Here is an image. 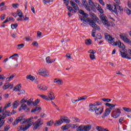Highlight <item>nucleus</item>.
Masks as SVG:
<instances>
[{"label":"nucleus","instance_id":"nucleus-55","mask_svg":"<svg viewBox=\"0 0 131 131\" xmlns=\"http://www.w3.org/2000/svg\"><path fill=\"white\" fill-rule=\"evenodd\" d=\"M43 4H49V3H51L52 2H53L52 0H43Z\"/></svg>","mask_w":131,"mask_h":131},{"label":"nucleus","instance_id":"nucleus-41","mask_svg":"<svg viewBox=\"0 0 131 131\" xmlns=\"http://www.w3.org/2000/svg\"><path fill=\"white\" fill-rule=\"evenodd\" d=\"M9 107H11V102H10V101L8 103H7L5 105V106L3 109V111H5L6 110V109H7V108H9Z\"/></svg>","mask_w":131,"mask_h":131},{"label":"nucleus","instance_id":"nucleus-21","mask_svg":"<svg viewBox=\"0 0 131 131\" xmlns=\"http://www.w3.org/2000/svg\"><path fill=\"white\" fill-rule=\"evenodd\" d=\"M92 16H93V17H94V18L91 19V20H94L95 24H96V21L99 24H100V23H101V21H100V19H99V18H98V17L97 16H96L95 15V14H93Z\"/></svg>","mask_w":131,"mask_h":131},{"label":"nucleus","instance_id":"nucleus-49","mask_svg":"<svg viewBox=\"0 0 131 131\" xmlns=\"http://www.w3.org/2000/svg\"><path fill=\"white\" fill-rule=\"evenodd\" d=\"M20 108H22L23 110H26V108H27V105H26L25 103H24L21 104Z\"/></svg>","mask_w":131,"mask_h":131},{"label":"nucleus","instance_id":"nucleus-13","mask_svg":"<svg viewBox=\"0 0 131 131\" xmlns=\"http://www.w3.org/2000/svg\"><path fill=\"white\" fill-rule=\"evenodd\" d=\"M82 4L87 11H91V8H90V6H89L88 2H86V0H82Z\"/></svg>","mask_w":131,"mask_h":131},{"label":"nucleus","instance_id":"nucleus-63","mask_svg":"<svg viewBox=\"0 0 131 131\" xmlns=\"http://www.w3.org/2000/svg\"><path fill=\"white\" fill-rule=\"evenodd\" d=\"M124 120V118L121 117L119 120V122L121 124H122V121Z\"/></svg>","mask_w":131,"mask_h":131},{"label":"nucleus","instance_id":"nucleus-19","mask_svg":"<svg viewBox=\"0 0 131 131\" xmlns=\"http://www.w3.org/2000/svg\"><path fill=\"white\" fill-rule=\"evenodd\" d=\"M54 83H57L58 85H62L63 84V80L60 79L55 78L54 80Z\"/></svg>","mask_w":131,"mask_h":131},{"label":"nucleus","instance_id":"nucleus-28","mask_svg":"<svg viewBox=\"0 0 131 131\" xmlns=\"http://www.w3.org/2000/svg\"><path fill=\"white\" fill-rule=\"evenodd\" d=\"M106 8L108 10H110V11H113L114 10V4H113V6L108 5V4H106Z\"/></svg>","mask_w":131,"mask_h":131},{"label":"nucleus","instance_id":"nucleus-40","mask_svg":"<svg viewBox=\"0 0 131 131\" xmlns=\"http://www.w3.org/2000/svg\"><path fill=\"white\" fill-rule=\"evenodd\" d=\"M39 97L43 99L44 100H46V101H49L50 99L48 98V97L46 95H39Z\"/></svg>","mask_w":131,"mask_h":131},{"label":"nucleus","instance_id":"nucleus-54","mask_svg":"<svg viewBox=\"0 0 131 131\" xmlns=\"http://www.w3.org/2000/svg\"><path fill=\"white\" fill-rule=\"evenodd\" d=\"M13 57H17V58H19V55L17 53H15L13 55H11L10 57H9V59L13 58Z\"/></svg>","mask_w":131,"mask_h":131},{"label":"nucleus","instance_id":"nucleus-18","mask_svg":"<svg viewBox=\"0 0 131 131\" xmlns=\"http://www.w3.org/2000/svg\"><path fill=\"white\" fill-rule=\"evenodd\" d=\"M89 111H91V112H95L96 111V109L97 108L96 106L95 105L93 104V103H90L89 104Z\"/></svg>","mask_w":131,"mask_h":131},{"label":"nucleus","instance_id":"nucleus-31","mask_svg":"<svg viewBox=\"0 0 131 131\" xmlns=\"http://www.w3.org/2000/svg\"><path fill=\"white\" fill-rule=\"evenodd\" d=\"M96 129L97 131H105L106 128H104L102 126H97L96 127Z\"/></svg>","mask_w":131,"mask_h":131},{"label":"nucleus","instance_id":"nucleus-42","mask_svg":"<svg viewBox=\"0 0 131 131\" xmlns=\"http://www.w3.org/2000/svg\"><path fill=\"white\" fill-rule=\"evenodd\" d=\"M93 30H92V36L93 37H96V30H98V29H96V28H94Z\"/></svg>","mask_w":131,"mask_h":131},{"label":"nucleus","instance_id":"nucleus-6","mask_svg":"<svg viewBox=\"0 0 131 131\" xmlns=\"http://www.w3.org/2000/svg\"><path fill=\"white\" fill-rule=\"evenodd\" d=\"M120 114H121V111L119 108H117L112 112L111 116L113 118H118V117L120 116Z\"/></svg>","mask_w":131,"mask_h":131},{"label":"nucleus","instance_id":"nucleus-44","mask_svg":"<svg viewBox=\"0 0 131 131\" xmlns=\"http://www.w3.org/2000/svg\"><path fill=\"white\" fill-rule=\"evenodd\" d=\"M15 77V75H12L11 76H10L9 77H7L6 78V80L7 81H10L11 79H13V78Z\"/></svg>","mask_w":131,"mask_h":131},{"label":"nucleus","instance_id":"nucleus-8","mask_svg":"<svg viewBox=\"0 0 131 131\" xmlns=\"http://www.w3.org/2000/svg\"><path fill=\"white\" fill-rule=\"evenodd\" d=\"M42 121H41V119H39L36 122H35L34 124V127L33 128V130H35V129H37L41 124H42Z\"/></svg>","mask_w":131,"mask_h":131},{"label":"nucleus","instance_id":"nucleus-14","mask_svg":"<svg viewBox=\"0 0 131 131\" xmlns=\"http://www.w3.org/2000/svg\"><path fill=\"white\" fill-rule=\"evenodd\" d=\"M104 112V108L102 107H100L98 108L96 107L95 110V114L97 115H101L102 113Z\"/></svg>","mask_w":131,"mask_h":131},{"label":"nucleus","instance_id":"nucleus-60","mask_svg":"<svg viewBox=\"0 0 131 131\" xmlns=\"http://www.w3.org/2000/svg\"><path fill=\"white\" fill-rule=\"evenodd\" d=\"M42 91H47L48 90V86L46 85H42L41 87Z\"/></svg>","mask_w":131,"mask_h":131},{"label":"nucleus","instance_id":"nucleus-16","mask_svg":"<svg viewBox=\"0 0 131 131\" xmlns=\"http://www.w3.org/2000/svg\"><path fill=\"white\" fill-rule=\"evenodd\" d=\"M60 118L61 120H62L63 122H65L66 123H70V120L68 119V117L61 116Z\"/></svg>","mask_w":131,"mask_h":131},{"label":"nucleus","instance_id":"nucleus-32","mask_svg":"<svg viewBox=\"0 0 131 131\" xmlns=\"http://www.w3.org/2000/svg\"><path fill=\"white\" fill-rule=\"evenodd\" d=\"M71 127V125L67 124V125L62 126L61 127V129H62V130H66V129H68V128H69Z\"/></svg>","mask_w":131,"mask_h":131},{"label":"nucleus","instance_id":"nucleus-24","mask_svg":"<svg viewBox=\"0 0 131 131\" xmlns=\"http://www.w3.org/2000/svg\"><path fill=\"white\" fill-rule=\"evenodd\" d=\"M89 5L90 9L92 8V10L95 9L96 4L94 3V2L92 1V0L91 1H89Z\"/></svg>","mask_w":131,"mask_h":131},{"label":"nucleus","instance_id":"nucleus-29","mask_svg":"<svg viewBox=\"0 0 131 131\" xmlns=\"http://www.w3.org/2000/svg\"><path fill=\"white\" fill-rule=\"evenodd\" d=\"M27 79H30V80H31L32 81H33L35 79V77L33 76H31V75H28L26 76Z\"/></svg>","mask_w":131,"mask_h":131},{"label":"nucleus","instance_id":"nucleus-33","mask_svg":"<svg viewBox=\"0 0 131 131\" xmlns=\"http://www.w3.org/2000/svg\"><path fill=\"white\" fill-rule=\"evenodd\" d=\"M40 110H41V107H40V106H37L35 108L32 109L31 112L34 113L36 111H40Z\"/></svg>","mask_w":131,"mask_h":131},{"label":"nucleus","instance_id":"nucleus-45","mask_svg":"<svg viewBox=\"0 0 131 131\" xmlns=\"http://www.w3.org/2000/svg\"><path fill=\"white\" fill-rule=\"evenodd\" d=\"M11 27L12 29H16V28H17V27H18V24H11Z\"/></svg>","mask_w":131,"mask_h":131},{"label":"nucleus","instance_id":"nucleus-26","mask_svg":"<svg viewBox=\"0 0 131 131\" xmlns=\"http://www.w3.org/2000/svg\"><path fill=\"white\" fill-rule=\"evenodd\" d=\"M5 116L4 117H0V128L4 125V123H5V120L3 119H5Z\"/></svg>","mask_w":131,"mask_h":131},{"label":"nucleus","instance_id":"nucleus-4","mask_svg":"<svg viewBox=\"0 0 131 131\" xmlns=\"http://www.w3.org/2000/svg\"><path fill=\"white\" fill-rule=\"evenodd\" d=\"M71 6L72 7L68 6V9L69 10V12H71L73 11V13H76V11H78V6L76 3H74V2L71 1L70 2Z\"/></svg>","mask_w":131,"mask_h":131},{"label":"nucleus","instance_id":"nucleus-59","mask_svg":"<svg viewBox=\"0 0 131 131\" xmlns=\"http://www.w3.org/2000/svg\"><path fill=\"white\" fill-rule=\"evenodd\" d=\"M96 35L97 39H102V36L101 35V34L99 33L97 34Z\"/></svg>","mask_w":131,"mask_h":131},{"label":"nucleus","instance_id":"nucleus-12","mask_svg":"<svg viewBox=\"0 0 131 131\" xmlns=\"http://www.w3.org/2000/svg\"><path fill=\"white\" fill-rule=\"evenodd\" d=\"M49 99L50 101H53V100H55L56 99V97H55V94L53 93V91H50L48 94Z\"/></svg>","mask_w":131,"mask_h":131},{"label":"nucleus","instance_id":"nucleus-30","mask_svg":"<svg viewBox=\"0 0 131 131\" xmlns=\"http://www.w3.org/2000/svg\"><path fill=\"white\" fill-rule=\"evenodd\" d=\"M105 106H106L107 107H110V108H111L112 109V108H114V107H115V106H116V104H111V103H106L105 104Z\"/></svg>","mask_w":131,"mask_h":131},{"label":"nucleus","instance_id":"nucleus-7","mask_svg":"<svg viewBox=\"0 0 131 131\" xmlns=\"http://www.w3.org/2000/svg\"><path fill=\"white\" fill-rule=\"evenodd\" d=\"M100 18L103 23V25H104L105 26H106V27H110V24L108 22V20H107L106 16L104 14H102L100 16Z\"/></svg>","mask_w":131,"mask_h":131},{"label":"nucleus","instance_id":"nucleus-34","mask_svg":"<svg viewBox=\"0 0 131 131\" xmlns=\"http://www.w3.org/2000/svg\"><path fill=\"white\" fill-rule=\"evenodd\" d=\"M88 99V96L85 95L82 97H79L78 98V101H81L82 100H86Z\"/></svg>","mask_w":131,"mask_h":131},{"label":"nucleus","instance_id":"nucleus-39","mask_svg":"<svg viewBox=\"0 0 131 131\" xmlns=\"http://www.w3.org/2000/svg\"><path fill=\"white\" fill-rule=\"evenodd\" d=\"M62 123H63V121L61 120V117H60V119L58 121H57L56 123L54 124V125L55 126H57V125H61V124H62Z\"/></svg>","mask_w":131,"mask_h":131},{"label":"nucleus","instance_id":"nucleus-52","mask_svg":"<svg viewBox=\"0 0 131 131\" xmlns=\"http://www.w3.org/2000/svg\"><path fill=\"white\" fill-rule=\"evenodd\" d=\"M125 11H126V13L127 15H130V14H131V11H130V10H129L128 8H126L125 9Z\"/></svg>","mask_w":131,"mask_h":131},{"label":"nucleus","instance_id":"nucleus-50","mask_svg":"<svg viewBox=\"0 0 131 131\" xmlns=\"http://www.w3.org/2000/svg\"><path fill=\"white\" fill-rule=\"evenodd\" d=\"M51 57L50 56H48L46 58V62L48 64H51L52 63V62H51Z\"/></svg>","mask_w":131,"mask_h":131},{"label":"nucleus","instance_id":"nucleus-38","mask_svg":"<svg viewBox=\"0 0 131 131\" xmlns=\"http://www.w3.org/2000/svg\"><path fill=\"white\" fill-rule=\"evenodd\" d=\"M17 14H18V16L19 18H22V17H23V13L21 12V10H17Z\"/></svg>","mask_w":131,"mask_h":131},{"label":"nucleus","instance_id":"nucleus-17","mask_svg":"<svg viewBox=\"0 0 131 131\" xmlns=\"http://www.w3.org/2000/svg\"><path fill=\"white\" fill-rule=\"evenodd\" d=\"M95 8H96V9H97V10L99 11L101 14H103L104 13V11H103V9L101 7V6L99 5V4L95 3Z\"/></svg>","mask_w":131,"mask_h":131},{"label":"nucleus","instance_id":"nucleus-9","mask_svg":"<svg viewBox=\"0 0 131 131\" xmlns=\"http://www.w3.org/2000/svg\"><path fill=\"white\" fill-rule=\"evenodd\" d=\"M112 110V108L111 107L107 108L105 110L104 113L102 115L101 117L102 118H105L110 114V113L111 112V111Z\"/></svg>","mask_w":131,"mask_h":131},{"label":"nucleus","instance_id":"nucleus-57","mask_svg":"<svg viewBox=\"0 0 131 131\" xmlns=\"http://www.w3.org/2000/svg\"><path fill=\"white\" fill-rule=\"evenodd\" d=\"M13 8H14V9H17V8H18V6H19L18 4H13L12 5Z\"/></svg>","mask_w":131,"mask_h":131},{"label":"nucleus","instance_id":"nucleus-61","mask_svg":"<svg viewBox=\"0 0 131 131\" xmlns=\"http://www.w3.org/2000/svg\"><path fill=\"white\" fill-rule=\"evenodd\" d=\"M6 17V14H3L1 16V20L3 21V20H5Z\"/></svg>","mask_w":131,"mask_h":131},{"label":"nucleus","instance_id":"nucleus-43","mask_svg":"<svg viewBox=\"0 0 131 131\" xmlns=\"http://www.w3.org/2000/svg\"><path fill=\"white\" fill-rule=\"evenodd\" d=\"M40 102V100L37 99L35 101L33 102V106H36Z\"/></svg>","mask_w":131,"mask_h":131},{"label":"nucleus","instance_id":"nucleus-20","mask_svg":"<svg viewBox=\"0 0 131 131\" xmlns=\"http://www.w3.org/2000/svg\"><path fill=\"white\" fill-rule=\"evenodd\" d=\"M14 86L13 84H7L5 83V85L3 86V90H7L9 88H10V89L12 90Z\"/></svg>","mask_w":131,"mask_h":131},{"label":"nucleus","instance_id":"nucleus-53","mask_svg":"<svg viewBox=\"0 0 131 131\" xmlns=\"http://www.w3.org/2000/svg\"><path fill=\"white\" fill-rule=\"evenodd\" d=\"M53 123H54V122L53 120H50L47 123V126H51V125H53Z\"/></svg>","mask_w":131,"mask_h":131},{"label":"nucleus","instance_id":"nucleus-27","mask_svg":"<svg viewBox=\"0 0 131 131\" xmlns=\"http://www.w3.org/2000/svg\"><path fill=\"white\" fill-rule=\"evenodd\" d=\"M18 102L19 100H16L14 102V103H13V109H16V108H17V107H18V106L20 105V104L18 103Z\"/></svg>","mask_w":131,"mask_h":131},{"label":"nucleus","instance_id":"nucleus-10","mask_svg":"<svg viewBox=\"0 0 131 131\" xmlns=\"http://www.w3.org/2000/svg\"><path fill=\"white\" fill-rule=\"evenodd\" d=\"M38 73L39 75H41V76H43V77H47V76H49V73L46 70L40 69Z\"/></svg>","mask_w":131,"mask_h":131},{"label":"nucleus","instance_id":"nucleus-3","mask_svg":"<svg viewBox=\"0 0 131 131\" xmlns=\"http://www.w3.org/2000/svg\"><path fill=\"white\" fill-rule=\"evenodd\" d=\"M31 121V120L30 118L26 120L23 117H19L16 119V120L14 121V122H13V125H16V124H18V122H20V124H24L26 122H27V123H28L30 122Z\"/></svg>","mask_w":131,"mask_h":131},{"label":"nucleus","instance_id":"nucleus-46","mask_svg":"<svg viewBox=\"0 0 131 131\" xmlns=\"http://www.w3.org/2000/svg\"><path fill=\"white\" fill-rule=\"evenodd\" d=\"M124 42H126V43H128V45H129L130 46H131V41L129 39H128V38H126L124 40Z\"/></svg>","mask_w":131,"mask_h":131},{"label":"nucleus","instance_id":"nucleus-36","mask_svg":"<svg viewBox=\"0 0 131 131\" xmlns=\"http://www.w3.org/2000/svg\"><path fill=\"white\" fill-rule=\"evenodd\" d=\"M85 43L87 46H90L92 45V40H91V39H87L85 40Z\"/></svg>","mask_w":131,"mask_h":131},{"label":"nucleus","instance_id":"nucleus-2","mask_svg":"<svg viewBox=\"0 0 131 131\" xmlns=\"http://www.w3.org/2000/svg\"><path fill=\"white\" fill-rule=\"evenodd\" d=\"M104 37L107 41H110L111 45L112 46H118V48L120 49H122V50H124L125 49V46L123 43H121L120 40H118V41L115 42L114 40L115 39V38H113L112 36L108 35V33L104 34Z\"/></svg>","mask_w":131,"mask_h":131},{"label":"nucleus","instance_id":"nucleus-56","mask_svg":"<svg viewBox=\"0 0 131 131\" xmlns=\"http://www.w3.org/2000/svg\"><path fill=\"white\" fill-rule=\"evenodd\" d=\"M73 121L76 122H80V120L78 118H73Z\"/></svg>","mask_w":131,"mask_h":131},{"label":"nucleus","instance_id":"nucleus-1","mask_svg":"<svg viewBox=\"0 0 131 131\" xmlns=\"http://www.w3.org/2000/svg\"><path fill=\"white\" fill-rule=\"evenodd\" d=\"M88 17L89 14L85 13L81 16L80 20L88 23V24H89L91 27L93 28H96V29H97L98 31H100V30H101L100 27L98 26L97 24H95V20L94 19L88 18Z\"/></svg>","mask_w":131,"mask_h":131},{"label":"nucleus","instance_id":"nucleus-35","mask_svg":"<svg viewBox=\"0 0 131 131\" xmlns=\"http://www.w3.org/2000/svg\"><path fill=\"white\" fill-rule=\"evenodd\" d=\"M84 125H81L77 128V131H84Z\"/></svg>","mask_w":131,"mask_h":131},{"label":"nucleus","instance_id":"nucleus-23","mask_svg":"<svg viewBox=\"0 0 131 131\" xmlns=\"http://www.w3.org/2000/svg\"><path fill=\"white\" fill-rule=\"evenodd\" d=\"M92 129V125L88 124L84 125V131H89Z\"/></svg>","mask_w":131,"mask_h":131},{"label":"nucleus","instance_id":"nucleus-11","mask_svg":"<svg viewBox=\"0 0 131 131\" xmlns=\"http://www.w3.org/2000/svg\"><path fill=\"white\" fill-rule=\"evenodd\" d=\"M88 53H90L89 57L91 60H95V59H96V57L95 56V54H96V51L94 50H90L88 51Z\"/></svg>","mask_w":131,"mask_h":131},{"label":"nucleus","instance_id":"nucleus-64","mask_svg":"<svg viewBox=\"0 0 131 131\" xmlns=\"http://www.w3.org/2000/svg\"><path fill=\"white\" fill-rule=\"evenodd\" d=\"M63 1L64 2V5H66V6L69 5V0H63Z\"/></svg>","mask_w":131,"mask_h":131},{"label":"nucleus","instance_id":"nucleus-5","mask_svg":"<svg viewBox=\"0 0 131 131\" xmlns=\"http://www.w3.org/2000/svg\"><path fill=\"white\" fill-rule=\"evenodd\" d=\"M114 13H115L118 16V12L119 13H121V12H123V7L122 6H120L118 5H116V3H114Z\"/></svg>","mask_w":131,"mask_h":131},{"label":"nucleus","instance_id":"nucleus-37","mask_svg":"<svg viewBox=\"0 0 131 131\" xmlns=\"http://www.w3.org/2000/svg\"><path fill=\"white\" fill-rule=\"evenodd\" d=\"M23 48H24V43L19 44L16 46L17 50H21Z\"/></svg>","mask_w":131,"mask_h":131},{"label":"nucleus","instance_id":"nucleus-25","mask_svg":"<svg viewBox=\"0 0 131 131\" xmlns=\"http://www.w3.org/2000/svg\"><path fill=\"white\" fill-rule=\"evenodd\" d=\"M6 114H5V111H4V110L2 111V113L3 114V116H2V115H0V117H5V118H6L7 117V116H9V112H7V111H5Z\"/></svg>","mask_w":131,"mask_h":131},{"label":"nucleus","instance_id":"nucleus-22","mask_svg":"<svg viewBox=\"0 0 131 131\" xmlns=\"http://www.w3.org/2000/svg\"><path fill=\"white\" fill-rule=\"evenodd\" d=\"M119 36L121 39H122V40H123V41H124V40H125V39L127 38V34L121 33L120 34Z\"/></svg>","mask_w":131,"mask_h":131},{"label":"nucleus","instance_id":"nucleus-47","mask_svg":"<svg viewBox=\"0 0 131 131\" xmlns=\"http://www.w3.org/2000/svg\"><path fill=\"white\" fill-rule=\"evenodd\" d=\"M101 100L102 101H103V102H106L107 103L111 102V99L109 98H103Z\"/></svg>","mask_w":131,"mask_h":131},{"label":"nucleus","instance_id":"nucleus-48","mask_svg":"<svg viewBox=\"0 0 131 131\" xmlns=\"http://www.w3.org/2000/svg\"><path fill=\"white\" fill-rule=\"evenodd\" d=\"M123 110H124V111H125L126 112H131V108H127V107H123Z\"/></svg>","mask_w":131,"mask_h":131},{"label":"nucleus","instance_id":"nucleus-15","mask_svg":"<svg viewBox=\"0 0 131 131\" xmlns=\"http://www.w3.org/2000/svg\"><path fill=\"white\" fill-rule=\"evenodd\" d=\"M119 52L121 53L122 58H124L125 59H128V60H131V57L127 56V54L125 52H123L121 50H119Z\"/></svg>","mask_w":131,"mask_h":131},{"label":"nucleus","instance_id":"nucleus-58","mask_svg":"<svg viewBox=\"0 0 131 131\" xmlns=\"http://www.w3.org/2000/svg\"><path fill=\"white\" fill-rule=\"evenodd\" d=\"M10 125H7L4 127V130L8 131L9 129H10Z\"/></svg>","mask_w":131,"mask_h":131},{"label":"nucleus","instance_id":"nucleus-51","mask_svg":"<svg viewBox=\"0 0 131 131\" xmlns=\"http://www.w3.org/2000/svg\"><path fill=\"white\" fill-rule=\"evenodd\" d=\"M94 105H95V107L96 106H100L102 105V102L101 101H96L94 103Z\"/></svg>","mask_w":131,"mask_h":131},{"label":"nucleus","instance_id":"nucleus-62","mask_svg":"<svg viewBox=\"0 0 131 131\" xmlns=\"http://www.w3.org/2000/svg\"><path fill=\"white\" fill-rule=\"evenodd\" d=\"M16 113V112H15V110H12V112H9L8 116H11L12 114H15Z\"/></svg>","mask_w":131,"mask_h":131}]
</instances>
